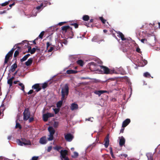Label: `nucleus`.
<instances>
[{
  "mask_svg": "<svg viewBox=\"0 0 160 160\" xmlns=\"http://www.w3.org/2000/svg\"><path fill=\"white\" fill-rule=\"evenodd\" d=\"M69 88L68 84H65L61 89V99H66L69 94Z\"/></svg>",
  "mask_w": 160,
  "mask_h": 160,
  "instance_id": "f257e3e1",
  "label": "nucleus"
},
{
  "mask_svg": "<svg viewBox=\"0 0 160 160\" xmlns=\"http://www.w3.org/2000/svg\"><path fill=\"white\" fill-rule=\"evenodd\" d=\"M62 30L64 31L65 32H67V35L68 38H72L74 36L73 32L72 31V28L69 26H64L61 27Z\"/></svg>",
  "mask_w": 160,
  "mask_h": 160,
  "instance_id": "f03ea898",
  "label": "nucleus"
},
{
  "mask_svg": "<svg viewBox=\"0 0 160 160\" xmlns=\"http://www.w3.org/2000/svg\"><path fill=\"white\" fill-rule=\"evenodd\" d=\"M102 71L105 74H112L114 73L115 70L109 69L107 67L104 66H100Z\"/></svg>",
  "mask_w": 160,
  "mask_h": 160,
  "instance_id": "7ed1b4c3",
  "label": "nucleus"
},
{
  "mask_svg": "<svg viewBox=\"0 0 160 160\" xmlns=\"http://www.w3.org/2000/svg\"><path fill=\"white\" fill-rule=\"evenodd\" d=\"M12 54L9 53V52L6 54L5 57V60L4 62L3 63V67L5 66L6 64H7L8 65L6 67L5 70L7 69L8 67V62L9 61V60L11 59L12 57Z\"/></svg>",
  "mask_w": 160,
  "mask_h": 160,
  "instance_id": "20e7f679",
  "label": "nucleus"
},
{
  "mask_svg": "<svg viewBox=\"0 0 160 160\" xmlns=\"http://www.w3.org/2000/svg\"><path fill=\"white\" fill-rule=\"evenodd\" d=\"M23 120L24 121L27 120L30 117V113L28 108H26L23 112Z\"/></svg>",
  "mask_w": 160,
  "mask_h": 160,
  "instance_id": "39448f33",
  "label": "nucleus"
},
{
  "mask_svg": "<svg viewBox=\"0 0 160 160\" xmlns=\"http://www.w3.org/2000/svg\"><path fill=\"white\" fill-rule=\"evenodd\" d=\"M64 138L68 142H71L73 138V135L71 133H67V134H64Z\"/></svg>",
  "mask_w": 160,
  "mask_h": 160,
  "instance_id": "423d86ee",
  "label": "nucleus"
},
{
  "mask_svg": "<svg viewBox=\"0 0 160 160\" xmlns=\"http://www.w3.org/2000/svg\"><path fill=\"white\" fill-rule=\"evenodd\" d=\"M48 142L46 137L45 136H43L39 139V143L41 144H45Z\"/></svg>",
  "mask_w": 160,
  "mask_h": 160,
  "instance_id": "0eeeda50",
  "label": "nucleus"
},
{
  "mask_svg": "<svg viewBox=\"0 0 160 160\" xmlns=\"http://www.w3.org/2000/svg\"><path fill=\"white\" fill-rule=\"evenodd\" d=\"M32 88L33 89H36V91L38 92L40 91L42 88L39 85V84L37 83L34 84L32 87Z\"/></svg>",
  "mask_w": 160,
  "mask_h": 160,
  "instance_id": "6e6552de",
  "label": "nucleus"
},
{
  "mask_svg": "<svg viewBox=\"0 0 160 160\" xmlns=\"http://www.w3.org/2000/svg\"><path fill=\"white\" fill-rule=\"evenodd\" d=\"M104 146L106 148H107L109 145V140L108 134L105 137L104 139Z\"/></svg>",
  "mask_w": 160,
  "mask_h": 160,
  "instance_id": "1a4fd4ad",
  "label": "nucleus"
},
{
  "mask_svg": "<svg viewBox=\"0 0 160 160\" xmlns=\"http://www.w3.org/2000/svg\"><path fill=\"white\" fill-rule=\"evenodd\" d=\"M68 154V151L66 150H61L60 152V154L61 158H65L66 157V156Z\"/></svg>",
  "mask_w": 160,
  "mask_h": 160,
  "instance_id": "9d476101",
  "label": "nucleus"
},
{
  "mask_svg": "<svg viewBox=\"0 0 160 160\" xmlns=\"http://www.w3.org/2000/svg\"><path fill=\"white\" fill-rule=\"evenodd\" d=\"M17 68V65L16 63V62L13 64H12L11 67L10 69L9 70V72L11 71L12 72H14L16 70V69Z\"/></svg>",
  "mask_w": 160,
  "mask_h": 160,
  "instance_id": "9b49d317",
  "label": "nucleus"
},
{
  "mask_svg": "<svg viewBox=\"0 0 160 160\" xmlns=\"http://www.w3.org/2000/svg\"><path fill=\"white\" fill-rule=\"evenodd\" d=\"M21 140L24 145H30L31 144V142L29 140H27L25 138H21Z\"/></svg>",
  "mask_w": 160,
  "mask_h": 160,
  "instance_id": "f8f14e48",
  "label": "nucleus"
},
{
  "mask_svg": "<svg viewBox=\"0 0 160 160\" xmlns=\"http://www.w3.org/2000/svg\"><path fill=\"white\" fill-rule=\"evenodd\" d=\"M108 91L106 90H96L94 92V93L97 95H98L100 96L102 94L104 93L107 92Z\"/></svg>",
  "mask_w": 160,
  "mask_h": 160,
  "instance_id": "ddd939ff",
  "label": "nucleus"
},
{
  "mask_svg": "<svg viewBox=\"0 0 160 160\" xmlns=\"http://www.w3.org/2000/svg\"><path fill=\"white\" fill-rule=\"evenodd\" d=\"M130 122V120L129 119H127L124 120L122 122V128H124L127 126Z\"/></svg>",
  "mask_w": 160,
  "mask_h": 160,
  "instance_id": "4468645a",
  "label": "nucleus"
},
{
  "mask_svg": "<svg viewBox=\"0 0 160 160\" xmlns=\"http://www.w3.org/2000/svg\"><path fill=\"white\" fill-rule=\"evenodd\" d=\"M117 33L118 35L117 36L120 38L122 40L124 41L126 40V38H124V35L121 32L118 31L117 32Z\"/></svg>",
  "mask_w": 160,
  "mask_h": 160,
  "instance_id": "2eb2a0df",
  "label": "nucleus"
},
{
  "mask_svg": "<svg viewBox=\"0 0 160 160\" xmlns=\"http://www.w3.org/2000/svg\"><path fill=\"white\" fill-rule=\"evenodd\" d=\"M125 143V139L124 137L122 136L121 137V139H120L119 144L121 147L124 145Z\"/></svg>",
  "mask_w": 160,
  "mask_h": 160,
  "instance_id": "dca6fc26",
  "label": "nucleus"
},
{
  "mask_svg": "<svg viewBox=\"0 0 160 160\" xmlns=\"http://www.w3.org/2000/svg\"><path fill=\"white\" fill-rule=\"evenodd\" d=\"M78 108V105L75 103H72L71 104L70 109L72 111L77 109Z\"/></svg>",
  "mask_w": 160,
  "mask_h": 160,
  "instance_id": "f3484780",
  "label": "nucleus"
},
{
  "mask_svg": "<svg viewBox=\"0 0 160 160\" xmlns=\"http://www.w3.org/2000/svg\"><path fill=\"white\" fill-rule=\"evenodd\" d=\"M32 61L33 58H30L25 62V64L27 66H30L32 64Z\"/></svg>",
  "mask_w": 160,
  "mask_h": 160,
  "instance_id": "a211bd4d",
  "label": "nucleus"
},
{
  "mask_svg": "<svg viewBox=\"0 0 160 160\" xmlns=\"http://www.w3.org/2000/svg\"><path fill=\"white\" fill-rule=\"evenodd\" d=\"M48 130L50 134L54 135L55 132V130L52 127H49L48 128Z\"/></svg>",
  "mask_w": 160,
  "mask_h": 160,
  "instance_id": "6ab92c4d",
  "label": "nucleus"
},
{
  "mask_svg": "<svg viewBox=\"0 0 160 160\" xmlns=\"http://www.w3.org/2000/svg\"><path fill=\"white\" fill-rule=\"evenodd\" d=\"M61 100L58 101L57 103L56 106L58 108H60L61 107L63 103V100H65V99H62L61 98Z\"/></svg>",
  "mask_w": 160,
  "mask_h": 160,
  "instance_id": "aec40b11",
  "label": "nucleus"
},
{
  "mask_svg": "<svg viewBox=\"0 0 160 160\" xmlns=\"http://www.w3.org/2000/svg\"><path fill=\"white\" fill-rule=\"evenodd\" d=\"M78 71H77L73 70H68L66 71L67 73L68 74L76 73Z\"/></svg>",
  "mask_w": 160,
  "mask_h": 160,
  "instance_id": "412c9836",
  "label": "nucleus"
},
{
  "mask_svg": "<svg viewBox=\"0 0 160 160\" xmlns=\"http://www.w3.org/2000/svg\"><path fill=\"white\" fill-rule=\"evenodd\" d=\"M18 85L21 87V89L22 90L23 92V93H25V92L24 88H25V86L22 83L19 82L18 84Z\"/></svg>",
  "mask_w": 160,
  "mask_h": 160,
  "instance_id": "4be33fe9",
  "label": "nucleus"
},
{
  "mask_svg": "<svg viewBox=\"0 0 160 160\" xmlns=\"http://www.w3.org/2000/svg\"><path fill=\"white\" fill-rule=\"evenodd\" d=\"M77 63L81 66H83L84 64L83 61L82 60H79L77 61Z\"/></svg>",
  "mask_w": 160,
  "mask_h": 160,
  "instance_id": "5701e85b",
  "label": "nucleus"
},
{
  "mask_svg": "<svg viewBox=\"0 0 160 160\" xmlns=\"http://www.w3.org/2000/svg\"><path fill=\"white\" fill-rule=\"evenodd\" d=\"M45 4V3H41L40 5V6H37L36 8L38 10H40V9L42 7H45L46 6V5L45 4V5L43 6V5H44V4Z\"/></svg>",
  "mask_w": 160,
  "mask_h": 160,
  "instance_id": "b1692460",
  "label": "nucleus"
},
{
  "mask_svg": "<svg viewBox=\"0 0 160 160\" xmlns=\"http://www.w3.org/2000/svg\"><path fill=\"white\" fill-rule=\"evenodd\" d=\"M15 128H19L20 129H21L22 128L21 125L19 122H17V120L16 121Z\"/></svg>",
  "mask_w": 160,
  "mask_h": 160,
  "instance_id": "393cba45",
  "label": "nucleus"
},
{
  "mask_svg": "<svg viewBox=\"0 0 160 160\" xmlns=\"http://www.w3.org/2000/svg\"><path fill=\"white\" fill-rule=\"evenodd\" d=\"M82 19L84 21H88L89 19V17L88 15H85L83 16Z\"/></svg>",
  "mask_w": 160,
  "mask_h": 160,
  "instance_id": "a878e982",
  "label": "nucleus"
},
{
  "mask_svg": "<svg viewBox=\"0 0 160 160\" xmlns=\"http://www.w3.org/2000/svg\"><path fill=\"white\" fill-rule=\"evenodd\" d=\"M49 137L48 138L47 140L49 141H51L53 139V135L50 134L48 135Z\"/></svg>",
  "mask_w": 160,
  "mask_h": 160,
  "instance_id": "bb28decb",
  "label": "nucleus"
},
{
  "mask_svg": "<svg viewBox=\"0 0 160 160\" xmlns=\"http://www.w3.org/2000/svg\"><path fill=\"white\" fill-rule=\"evenodd\" d=\"M43 120L44 122H47L48 120V118L46 113L44 114L43 115Z\"/></svg>",
  "mask_w": 160,
  "mask_h": 160,
  "instance_id": "cd10ccee",
  "label": "nucleus"
},
{
  "mask_svg": "<svg viewBox=\"0 0 160 160\" xmlns=\"http://www.w3.org/2000/svg\"><path fill=\"white\" fill-rule=\"evenodd\" d=\"M53 148L54 150L59 151V150L62 148V147L56 145L55 147H53Z\"/></svg>",
  "mask_w": 160,
  "mask_h": 160,
  "instance_id": "c85d7f7f",
  "label": "nucleus"
},
{
  "mask_svg": "<svg viewBox=\"0 0 160 160\" xmlns=\"http://www.w3.org/2000/svg\"><path fill=\"white\" fill-rule=\"evenodd\" d=\"M143 76L147 78H149L151 77L150 74L148 72L144 73Z\"/></svg>",
  "mask_w": 160,
  "mask_h": 160,
  "instance_id": "c756f323",
  "label": "nucleus"
},
{
  "mask_svg": "<svg viewBox=\"0 0 160 160\" xmlns=\"http://www.w3.org/2000/svg\"><path fill=\"white\" fill-rule=\"evenodd\" d=\"M109 150H110V154L111 155L112 158H115V157L114 156L113 152H112V148L110 147L109 148Z\"/></svg>",
  "mask_w": 160,
  "mask_h": 160,
  "instance_id": "7c9ffc66",
  "label": "nucleus"
},
{
  "mask_svg": "<svg viewBox=\"0 0 160 160\" xmlns=\"http://www.w3.org/2000/svg\"><path fill=\"white\" fill-rule=\"evenodd\" d=\"M78 156V153L76 152H73V155L72 156V157L73 158H76Z\"/></svg>",
  "mask_w": 160,
  "mask_h": 160,
  "instance_id": "2f4dec72",
  "label": "nucleus"
},
{
  "mask_svg": "<svg viewBox=\"0 0 160 160\" xmlns=\"http://www.w3.org/2000/svg\"><path fill=\"white\" fill-rule=\"evenodd\" d=\"M48 86V84L47 82H44L42 84V88L43 89L46 88Z\"/></svg>",
  "mask_w": 160,
  "mask_h": 160,
  "instance_id": "473e14b6",
  "label": "nucleus"
},
{
  "mask_svg": "<svg viewBox=\"0 0 160 160\" xmlns=\"http://www.w3.org/2000/svg\"><path fill=\"white\" fill-rule=\"evenodd\" d=\"M46 114H47L48 118L50 117H53L54 116V114L49 112H47L46 113Z\"/></svg>",
  "mask_w": 160,
  "mask_h": 160,
  "instance_id": "72a5a7b5",
  "label": "nucleus"
},
{
  "mask_svg": "<svg viewBox=\"0 0 160 160\" xmlns=\"http://www.w3.org/2000/svg\"><path fill=\"white\" fill-rule=\"evenodd\" d=\"M8 83L9 85V87H11L12 84V81L10 79L8 80Z\"/></svg>",
  "mask_w": 160,
  "mask_h": 160,
  "instance_id": "f704fd0d",
  "label": "nucleus"
},
{
  "mask_svg": "<svg viewBox=\"0 0 160 160\" xmlns=\"http://www.w3.org/2000/svg\"><path fill=\"white\" fill-rule=\"evenodd\" d=\"M28 58L27 57V56L25 55L24 56L23 58L20 59V61L21 62H22L25 61H26Z\"/></svg>",
  "mask_w": 160,
  "mask_h": 160,
  "instance_id": "c9c22d12",
  "label": "nucleus"
},
{
  "mask_svg": "<svg viewBox=\"0 0 160 160\" xmlns=\"http://www.w3.org/2000/svg\"><path fill=\"white\" fill-rule=\"evenodd\" d=\"M100 19L103 24L105 23L106 20L104 19L102 17H100Z\"/></svg>",
  "mask_w": 160,
  "mask_h": 160,
  "instance_id": "e433bc0d",
  "label": "nucleus"
},
{
  "mask_svg": "<svg viewBox=\"0 0 160 160\" xmlns=\"http://www.w3.org/2000/svg\"><path fill=\"white\" fill-rule=\"evenodd\" d=\"M20 52L18 51H15L14 54V57L15 58L19 54Z\"/></svg>",
  "mask_w": 160,
  "mask_h": 160,
  "instance_id": "4c0bfd02",
  "label": "nucleus"
},
{
  "mask_svg": "<svg viewBox=\"0 0 160 160\" xmlns=\"http://www.w3.org/2000/svg\"><path fill=\"white\" fill-rule=\"evenodd\" d=\"M36 48H32L30 52V53L32 54H34L36 52Z\"/></svg>",
  "mask_w": 160,
  "mask_h": 160,
  "instance_id": "58836bf2",
  "label": "nucleus"
},
{
  "mask_svg": "<svg viewBox=\"0 0 160 160\" xmlns=\"http://www.w3.org/2000/svg\"><path fill=\"white\" fill-rule=\"evenodd\" d=\"M10 2V1H8L7 2H5L2 3V4L1 6H5L8 5Z\"/></svg>",
  "mask_w": 160,
  "mask_h": 160,
  "instance_id": "ea45409f",
  "label": "nucleus"
},
{
  "mask_svg": "<svg viewBox=\"0 0 160 160\" xmlns=\"http://www.w3.org/2000/svg\"><path fill=\"white\" fill-rule=\"evenodd\" d=\"M44 32H42L40 33V34H39V36L38 37L41 38V39H42V37H43V36L44 35Z\"/></svg>",
  "mask_w": 160,
  "mask_h": 160,
  "instance_id": "a19ab883",
  "label": "nucleus"
},
{
  "mask_svg": "<svg viewBox=\"0 0 160 160\" xmlns=\"http://www.w3.org/2000/svg\"><path fill=\"white\" fill-rule=\"evenodd\" d=\"M71 25L74 26L76 28H78V25L77 23H72Z\"/></svg>",
  "mask_w": 160,
  "mask_h": 160,
  "instance_id": "79ce46f5",
  "label": "nucleus"
},
{
  "mask_svg": "<svg viewBox=\"0 0 160 160\" xmlns=\"http://www.w3.org/2000/svg\"><path fill=\"white\" fill-rule=\"evenodd\" d=\"M60 109L59 108H55L54 109V111L55 114H57L59 111Z\"/></svg>",
  "mask_w": 160,
  "mask_h": 160,
  "instance_id": "37998d69",
  "label": "nucleus"
},
{
  "mask_svg": "<svg viewBox=\"0 0 160 160\" xmlns=\"http://www.w3.org/2000/svg\"><path fill=\"white\" fill-rule=\"evenodd\" d=\"M141 41L143 43H147V40L145 38L142 39L141 40Z\"/></svg>",
  "mask_w": 160,
  "mask_h": 160,
  "instance_id": "c03bdc74",
  "label": "nucleus"
},
{
  "mask_svg": "<svg viewBox=\"0 0 160 160\" xmlns=\"http://www.w3.org/2000/svg\"><path fill=\"white\" fill-rule=\"evenodd\" d=\"M52 148V146H49L48 147V149H47V152H50L51 151V150Z\"/></svg>",
  "mask_w": 160,
  "mask_h": 160,
  "instance_id": "a18cd8bd",
  "label": "nucleus"
},
{
  "mask_svg": "<svg viewBox=\"0 0 160 160\" xmlns=\"http://www.w3.org/2000/svg\"><path fill=\"white\" fill-rule=\"evenodd\" d=\"M29 122H33L34 121V119L33 117H29Z\"/></svg>",
  "mask_w": 160,
  "mask_h": 160,
  "instance_id": "49530a36",
  "label": "nucleus"
},
{
  "mask_svg": "<svg viewBox=\"0 0 160 160\" xmlns=\"http://www.w3.org/2000/svg\"><path fill=\"white\" fill-rule=\"evenodd\" d=\"M16 49V48H13L9 52L13 55L14 51Z\"/></svg>",
  "mask_w": 160,
  "mask_h": 160,
  "instance_id": "de8ad7c7",
  "label": "nucleus"
},
{
  "mask_svg": "<svg viewBox=\"0 0 160 160\" xmlns=\"http://www.w3.org/2000/svg\"><path fill=\"white\" fill-rule=\"evenodd\" d=\"M136 51L138 52V53H141V51L139 47L137 48L136 49Z\"/></svg>",
  "mask_w": 160,
  "mask_h": 160,
  "instance_id": "09e8293b",
  "label": "nucleus"
},
{
  "mask_svg": "<svg viewBox=\"0 0 160 160\" xmlns=\"http://www.w3.org/2000/svg\"><path fill=\"white\" fill-rule=\"evenodd\" d=\"M19 142H18V144L19 145L22 146H23V143L22 141H20V140H18Z\"/></svg>",
  "mask_w": 160,
  "mask_h": 160,
  "instance_id": "8fccbe9b",
  "label": "nucleus"
},
{
  "mask_svg": "<svg viewBox=\"0 0 160 160\" xmlns=\"http://www.w3.org/2000/svg\"><path fill=\"white\" fill-rule=\"evenodd\" d=\"M28 51L27 52L30 53V52L31 51V50H32V48L31 46H28Z\"/></svg>",
  "mask_w": 160,
  "mask_h": 160,
  "instance_id": "3c124183",
  "label": "nucleus"
},
{
  "mask_svg": "<svg viewBox=\"0 0 160 160\" xmlns=\"http://www.w3.org/2000/svg\"><path fill=\"white\" fill-rule=\"evenodd\" d=\"M28 51L27 52L30 53V52L31 51V50H32V48L31 46H28Z\"/></svg>",
  "mask_w": 160,
  "mask_h": 160,
  "instance_id": "603ef678",
  "label": "nucleus"
},
{
  "mask_svg": "<svg viewBox=\"0 0 160 160\" xmlns=\"http://www.w3.org/2000/svg\"><path fill=\"white\" fill-rule=\"evenodd\" d=\"M33 92V90H30L28 93V95L32 94Z\"/></svg>",
  "mask_w": 160,
  "mask_h": 160,
  "instance_id": "864d4df0",
  "label": "nucleus"
},
{
  "mask_svg": "<svg viewBox=\"0 0 160 160\" xmlns=\"http://www.w3.org/2000/svg\"><path fill=\"white\" fill-rule=\"evenodd\" d=\"M54 49V48L53 47H51L48 50V52H51Z\"/></svg>",
  "mask_w": 160,
  "mask_h": 160,
  "instance_id": "5fc2aeb1",
  "label": "nucleus"
},
{
  "mask_svg": "<svg viewBox=\"0 0 160 160\" xmlns=\"http://www.w3.org/2000/svg\"><path fill=\"white\" fill-rule=\"evenodd\" d=\"M38 158V157L34 156L32 157V160H37Z\"/></svg>",
  "mask_w": 160,
  "mask_h": 160,
  "instance_id": "6e6d98bb",
  "label": "nucleus"
},
{
  "mask_svg": "<svg viewBox=\"0 0 160 160\" xmlns=\"http://www.w3.org/2000/svg\"><path fill=\"white\" fill-rule=\"evenodd\" d=\"M47 48L48 49L49 47L51 45V44L49 42H47L46 43Z\"/></svg>",
  "mask_w": 160,
  "mask_h": 160,
  "instance_id": "4d7b16f0",
  "label": "nucleus"
},
{
  "mask_svg": "<svg viewBox=\"0 0 160 160\" xmlns=\"http://www.w3.org/2000/svg\"><path fill=\"white\" fill-rule=\"evenodd\" d=\"M16 51H18V52H20L21 51V47H17V49Z\"/></svg>",
  "mask_w": 160,
  "mask_h": 160,
  "instance_id": "13d9d810",
  "label": "nucleus"
},
{
  "mask_svg": "<svg viewBox=\"0 0 160 160\" xmlns=\"http://www.w3.org/2000/svg\"><path fill=\"white\" fill-rule=\"evenodd\" d=\"M97 64L94 63V62H92L91 63L90 65V68H91L92 66H96L97 65Z\"/></svg>",
  "mask_w": 160,
  "mask_h": 160,
  "instance_id": "bf43d9fd",
  "label": "nucleus"
},
{
  "mask_svg": "<svg viewBox=\"0 0 160 160\" xmlns=\"http://www.w3.org/2000/svg\"><path fill=\"white\" fill-rule=\"evenodd\" d=\"M62 43H63L65 44H67L68 43V41L64 39L63 40Z\"/></svg>",
  "mask_w": 160,
  "mask_h": 160,
  "instance_id": "052dcab7",
  "label": "nucleus"
},
{
  "mask_svg": "<svg viewBox=\"0 0 160 160\" xmlns=\"http://www.w3.org/2000/svg\"><path fill=\"white\" fill-rule=\"evenodd\" d=\"M85 25L88 27H90V26L92 25V24H89V23H88L86 22H85Z\"/></svg>",
  "mask_w": 160,
  "mask_h": 160,
  "instance_id": "680f3d73",
  "label": "nucleus"
},
{
  "mask_svg": "<svg viewBox=\"0 0 160 160\" xmlns=\"http://www.w3.org/2000/svg\"><path fill=\"white\" fill-rule=\"evenodd\" d=\"M91 119H93V118H89L88 119H86V121H91L92 122V120H91Z\"/></svg>",
  "mask_w": 160,
  "mask_h": 160,
  "instance_id": "e2e57ef3",
  "label": "nucleus"
},
{
  "mask_svg": "<svg viewBox=\"0 0 160 160\" xmlns=\"http://www.w3.org/2000/svg\"><path fill=\"white\" fill-rule=\"evenodd\" d=\"M66 23L65 22H59L58 24L60 26H62V25L64 24L65 23Z\"/></svg>",
  "mask_w": 160,
  "mask_h": 160,
  "instance_id": "0e129e2a",
  "label": "nucleus"
},
{
  "mask_svg": "<svg viewBox=\"0 0 160 160\" xmlns=\"http://www.w3.org/2000/svg\"><path fill=\"white\" fill-rule=\"evenodd\" d=\"M15 4V2H13L12 4H10L9 5V6L10 7V8H11V7H12V6H13Z\"/></svg>",
  "mask_w": 160,
  "mask_h": 160,
  "instance_id": "69168bd1",
  "label": "nucleus"
},
{
  "mask_svg": "<svg viewBox=\"0 0 160 160\" xmlns=\"http://www.w3.org/2000/svg\"><path fill=\"white\" fill-rule=\"evenodd\" d=\"M121 156H122L124 157L125 158H126L128 156V155L126 154H121Z\"/></svg>",
  "mask_w": 160,
  "mask_h": 160,
  "instance_id": "338daca9",
  "label": "nucleus"
},
{
  "mask_svg": "<svg viewBox=\"0 0 160 160\" xmlns=\"http://www.w3.org/2000/svg\"><path fill=\"white\" fill-rule=\"evenodd\" d=\"M6 12V10H4L3 11H0V14H2Z\"/></svg>",
  "mask_w": 160,
  "mask_h": 160,
  "instance_id": "774afa93",
  "label": "nucleus"
}]
</instances>
